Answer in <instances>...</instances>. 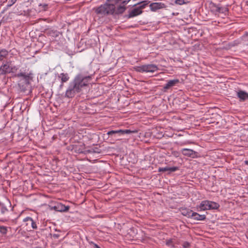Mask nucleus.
<instances>
[{
	"label": "nucleus",
	"instance_id": "1",
	"mask_svg": "<svg viewBox=\"0 0 248 248\" xmlns=\"http://www.w3.org/2000/svg\"><path fill=\"white\" fill-rule=\"evenodd\" d=\"M131 0H108L107 2L98 7L94 8L95 12L99 15L122 14L125 10V6Z\"/></svg>",
	"mask_w": 248,
	"mask_h": 248
},
{
	"label": "nucleus",
	"instance_id": "2",
	"mask_svg": "<svg viewBox=\"0 0 248 248\" xmlns=\"http://www.w3.org/2000/svg\"><path fill=\"white\" fill-rule=\"evenodd\" d=\"M91 76H84L82 74L77 75L66 91L65 96L68 98L74 97L76 93L82 91L85 87L88 86L91 79Z\"/></svg>",
	"mask_w": 248,
	"mask_h": 248
},
{
	"label": "nucleus",
	"instance_id": "3",
	"mask_svg": "<svg viewBox=\"0 0 248 248\" xmlns=\"http://www.w3.org/2000/svg\"><path fill=\"white\" fill-rule=\"evenodd\" d=\"M18 68L12 64V62L6 61L2 63L0 66V75H5L7 74L14 73L17 71Z\"/></svg>",
	"mask_w": 248,
	"mask_h": 248
},
{
	"label": "nucleus",
	"instance_id": "4",
	"mask_svg": "<svg viewBox=\"0 0 248 248\" xmlns=\"http://www.w3.org/2000/svg\"><path fill=\"white\" fill-rule=\"evenodd\" d=\"M136 71L141 73H154L158 70L157 65L155 64H144L136 68Z\"/></svg>",
	"mask_w": 248,
	"mask_h": 248
},
{
	"label": "nucleus",
	"instance_id": "5",
	"mask_svg": "<svg viewBox=\"0 0 248 248\" xmlns=\"http://www.w3.org/2000/svg\"><path fill=\"white\" fill-rule=\"evenodd\" d=\"M209 7L211 11L215 15L226 13L228 11V9L226 7H222L220 5H217L213 2H210Z\"/></svg>",
	"mask_w": 248,
	"mask_h": 248
},
{
	"label": "nucleus",
	"instance_id": "6",
	"mask_svg": "<svg viewBox=\"0 0 248 248\" xmlns=\"http://www.w3.org/2000/svg\"><path fill=\"white\" fill-rule=\"evenodd\" d=\"M137 130H130L129 129H125V130H111L110 131H108L107 133V134L108 135H111L114 134H119L120 135H123V134H129L131 133H137Z\"/></svg>",
	"mask_w": 248,
	"mask_h": 248
},
{
	"label": "nucleus",
	"instance_id": "7",
	"mask_svg": "<svg viewBox=\"0 0 248 248\" xmlns=\"http://www.w3.org/2000/svg\"><path fill=\"white\" fill-rule=\"evenodd\" d=\"M181 153L184 155L192 158H195L197 156V152L190 149H182L181 150Z\"/></svg>",
	"mask_w": 248,
	"mask_h": 248
},
{
	"label": "nucleus",
	"instance_id": "8",
	"mask_svg": "<svg viewBox=\"0 0 248 248\" xmlns=\"http://www.w3.org/2000/svg\"><path fill=\"white\" fill-rule=\"evenodd\" d=\"M149 6L151 10L153 12L166 7L165 4L162 2H153L151 3Z\"/></svg>",
	"mask_w": 248,
	"mask_h": 248
},
{
	"label": "nucleus",
	"instance_id": "9",
	"mask_svg": "<svg viewBox=\"0 0 248 248\" xmlns=\"http://www.w3.org/2000/svg\"><path fill=\"white\" fill-rule=\"evenodd\" d=\"M237 96L240 101H244L248 99V93L242 90L237 92Z\"/></svg>",
	"mask_w": 248,
	"mask_h": 248
},
{
	"label": "nucleus",
	"instance_id": "10",
	"mask_svg": "<svg viewBox=\"0 0 248 248\" xmlns=\"http://www.w3.org/2000/svg\"><path fill=\"white\" fill-rule=\"evenodd\" d=\"M179 82V80L178 79H174L170 80L167 82V83L164 85V89L165 90H168L170 87H173L178 84Z\"/></svg>",
	"mask_w": 248,
	"mask_h": 248
},
{
	"label": "nucleus",
	"instance_id": "11",
	"mask_svg": "<svg viewBox=\"0 0 248 248\" xmlns=\"http://www.w3.org/2000/svg\"><path fill=\"white\" fill-rule=\"evenodd\" d=\"M207 200L202 201L201 203L197 206V208L198 211L208 210Z\"/></svg>",
	"mask_w": 248,
	"mask_h": 248
},
{
	"label": "nucleus",
	"instance_id": "12",
	"mask_svg": "<svg viewBox=\"0 0 248 248\" xmlns=\"http://www.w3.org/2000/svg\"><path fill=\"white\" fill-rule=\"evenodd\" d=\"M56 211L58 212H67L69 209V206H65L62 203H58L56 204Z\"/></svg>",
	"mask_w": 248,
	"mask_h": 248
},
{
	"label": "nucleus",
	"instance_id": "13",
	"mask_svg": "<svg viewBox=\"0 0 248 248\" xmlns=\"http://www.w3.org/2000/svg\"><path fill=\"white\" fill-rule=\"evenodd\" d=\"M142 11L139 7L134 8L129 14L130 17L138 16L142 13Z\"/></svg>",
	"mask_w": 248,
	"mask_h": 248
},
{
	"label": "nucleus",
	"instance_id": "14",
	"mask_svg": "<svg viewBox=\"0 0 248 248\" xmlns=\"http://www.w3.org/2000/svg\"><path fill=\"white\" fill-rule=\"evenodd\" d=\"M178 170V168L177 167H163V168H158V172H162V171H169L170 172H174Z\"/></svg>",
	"mask_w": 248,
	"mask_h": 248
},
{
	"label": "nucleus",
	"instance_id": "15",
	"mask_svg": "<svg viewBox=\"0 0 248 248\" xmlns=\"http://www.w3.org/2000/svg\"><path fill=\"white\" fill-rule=\"evenodd\" d=\"M58 78L61 79L62 84L61 86H62V84L64 82H67L69 79V77L68 75L66 73H61L59 76Z\"/></svg>",
	"mask_w": 248,
	"mask_h": 248
},
{
	"label": "nucleus",
	"instance_id": "16",
	"mask_svg": "<svg viewBox=\"0 0 248 248\" xmlns=\"http://www.w3.org/2000/svg\"><path fill=\"white\" fill-rule=\"evenodd\" d=\"M208 210L217 209L219 207V205L217 203L210 201H207Z\"/></svg>",
	"mask_w": 248,
	"mask_h": 248
},
{
	"label": "nucleus",
	"instance_id": "17",
	"mask_svg": "<svg viewBox=\"0 0 248 248\" xmlns=\"http://www.w3.org/2000/svg\"><path fill=\"white\" fill-rule=\"evenodd\" d=\"M193 213L192 210L187 208H184L181 210L182 214L187 217H192Z\"/></svg>",
	"mask_w": 248,
	"mask_h": 248
},
{
	"label": "nucleus",
	"instance_id": "18",
	"mask_svg": "<svg viewBox=\"0 0 248 248\" xmlns=\"http://www.w3.org/2000/svg\"><path fill=\"white\" fill-rule=\"evenodd\" d=\"M192 217L194 220H198V221H200V220L202 221V220H204L205 219L206 216L205 215H200L199 214H198L197 213L194 212L193 213V216Z\"/></svg>",
	"mask_w": 248,
	"mask_h": 248
},
{
	"label": "nucleus",
	"instance_id": "19",
	"mask_svg": "<svg viewBox=\"0 0 248 248\" xmlns=\"http://www.w3.org/2000/svg\"><path fill=\"white\" fill-rule=\"evenodd\" d=\"M32 73H30L29 74H26L25 73H19L17 74V77H22L23 78L26 80H29L30 79H31L32 78L31 77Z\"/></svg>",
	"mask_w": 248,
	"mask_h": 248
},
{
	"label": "nucleus",
	"instance_id": "20",
	"mask_svg": "<svg viewBox=\"0 0 248 248\" xmlns=\"http://www.w3.org/2000/svg\"><path fill=\"white\" fill-rule=\"evenodd\" d=\"M24 222H29L31 223V228L32 229H36L37 228L36 223L33 220L31 217H27L23 219Z\"/></svg>",
	"mask_w": 248,
	"mask_h": 248
},
{
	"label": "nucleus",
	"instance_id": "21",
	"mask_svg": "<svg viewBox=\"0 0 248 248\" xmlns=\"http://www.w3.org/2000/svg\"><path fill=\"white\" fill-rule=\"evenodd\" d=\"M8 55V51L3 49L0 50V61H2L4 59L6 58Z\"/></svg>",
	"mask_w": 248,
	"mask_h": 248
},
{
	"label": "nucleus",
	"instance_id": "22",
	"mask_svg": "<svg viewBox=\"0 0 248 248\" xmlns=\"http://www.w3.org/2000/svg\"><path fill=\"white\" fill-rule=\"evenodd\" d=\"M150 3V1L148 0H144L138 3L137 4H135V6L137 5H140L139 6L140 8V9L142 10V9H144L147 5H148Z\"/></svg>",
	"mask_w": 248,
	"mask_h": 248
},
{
	"label": "nucleus",
	"instance_id": "23",
	"mask_svg": "<svg viewBox=\"0 0 248 248\" xmlns=\"http://www.w3.org/2000/svg\"><path fill=\"white\" fill-rule=\"evenodd\" d=\"M0 232L3 234H5L7 232V227L3 226H0Z\"/></svg>",
	"mask_w": 248,
	"mask_h": 248
},
{
	"label": "nucleus",
	"instance_id": "24",
	"mask_svg": "<svg viewBox=\"0 0 248 248\" xmlns=\"http://www.w3.org/2000/svg\"><path fill=\"white\" fill-rule=\"evenodd\" d=\"M49 34L53 37H57L59 35V32L52 30L49 31Z\"/></svg>",
	"mask_w": 248,
	"mask_h": 248
},
{
	"label": "nucleus",
	"instance_id": "25",
	"mask_svg": "<svg viewBox=\"0 0 248 248\" xmlns=\"http://www.w3.org/2000/svg\"><path fill=\"white\" fill-rule=\"evenodd\" d=\"M0 212L2 214H5L6 212L8 211V209H7V208L3 205L0 206Z\"/></svg>",
	"mask_w": 248,
	"mask_h": 248
},
{
	"label": "nucleus",
	"instance_id": "26",
	"mask_svg": "<svg viewBox=\"0 0 248 248\" xmlns=\"http://www.w3.org/2000/svg\"><path fill=\"white\" fill-rule=\"evenodd\" d=\"M17 0H8V7H11L14 4H15Z\"/></svg>",
	"mask_w": 248,
	"mask_h": 248
},
{
	"label": "nucleus",
	"instance_id": "27",
	"mask_svg": "<svg viewBox=\"0 0 248 248\" xmlns=\"http://www.w3.org/2000/svg\"><path fill=\"white\" fill-rule=\"evenodd\" d=\"M185 3L184 0H176L175 3L178 5H182Z\"/></svg>",
	"mask_w": 248,
	"mask_h": 248
},
{
	"label": "nucleus",
	"instance_id": "28",
	"mask_svg": "<svg viewBox=\"0 0 248 248\" xmlns=\"http://www.w3.org/2000/svg\"><path fill=\"white\" fill-rule=\"evenodd\" d=\"M190 246V244L188 242H185L183 244L184 248H188Z\"/></svg>",
	"mask_w": 248,
	"mask_h": 248
},
{
	"label": "nucleus",
	"instance_id": "29",
	"mask_svg": "<svg viewBox=\"0 0 248 248\" xmlns=\"http://www.w3.org/2000/svg\"><path fill=\"white\" fill-rule=\"evenodd\" d=\"M89 243L91 245H93L94 246V248H101L96 244L93 243L92 241L90 242Z\"/></svg>",
	"mask_w": 248,
	"mask_h": 248
},
{
	"label": "nucleus",
	"instance_id": "30",
	"mask_svg": "<svg viewBox=\"0 0 248 248\" xmlns=\"http://www.w3.org/2000/svg\"><path fill=\"white\" fill-rule=\"evenodd\" d=\"M171 243H172V241L171 240H169L167 241L166 242L167 245L169 246H172Z\"/></svg>",
	"mask_w": 248,
	"mask_h": 248
},
{
	"label": "nucleus",
	"instance_id": "31",
	"mask_svg": "<svg viewBox=\"0 0 248 248\" xmlns=\"http://www.w3.org/2000/svg\"><path fill=\"white\" fill-rule=\"evenodd\" d=\"M39 6H42L44 8L45 10H46V9L47 7V5H46V4H43H43H40Z\"/></svg>",
	"mask_w": 248,
	"mask_h": 248
},
{
	"label": "nucleus",
	"instance_id": "32",
	"mask_svg": "<svg viewBox=\"0 0 248 248\" xmlns=\"http://www.w3.org/2000/svg\"><path fill=\"white\" fill-rule=\"evenodd\" d=\"M56 205H55V206H53V207H51V209H53L54 210L56 211Z\"/></svg>",
	"mask_w": 248,
	"mask_h": 248
},
{
	"label": "nucleus",
	"instance_id": "33",
	"mask_svg": "<svg viewBox=\"0 0 248 248\" xmlns=\"http://www.w3.org/2000/svg\"><path fill=\"white\" fill-rule=\"evenodd\" d=\"M26 223V225L28 226L29 225H31V223L29 222H25Z\"/></svg>",
	"mask_w": 248,
	"mask_h": 248
},
{
	"label": "nucleus",
	"instance_id": "34",
	"mask_svg": "<svg viewBox=\"0 0 248 248\" xmlns=\"http://www.w3.org/2000/svg\"><path fill=\"white\" fill-rule=\"evenodd\" d=\"M245 163L246 165H248V160L245 161Z\"/></svg>",
	"mask_w": 248,
	"mask_h": 248
}]
</instances>
